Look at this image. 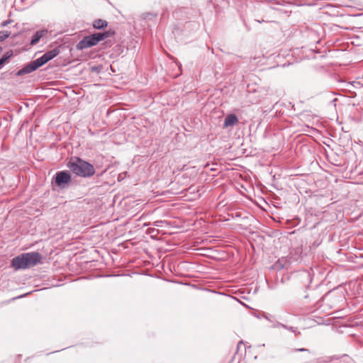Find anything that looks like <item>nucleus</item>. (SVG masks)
<instances>
[{
	"instance_id": "obj_7",
	"label": "nucleus",
	"mask_w": 363,
	"mask_h": 363,
	"mask_svg": "<svg viewBox=\"0 0 363 363\" xmlns=\"http://www.w3.org/2000/svg\"><path fill=\"white\" fill-rule=\"evenodd\" d=\"M48 33V30L47 29H42L37 30L34 35L32 36L31 40H30V45H36L40 40L46 36Z\"/></svg>"
},
{
	"instance_id": "obj_20",
	"label": "nucleus",
	"mask_w": 363,
	"mask_h": 363,
	"mask_svg": "<svg viewBox=\"0 0 363 363\" xmlns=\"http://www.w3.org/2000/svg\"><path fill=\"white\" fill-rule=\"evenodd\" d=\"M240 344H242V341H240L238 345H240Z\"/></svg>"
},
{
	"instance_id": "obj_2",
	"label": "nucleus",
	"mask_w": 363,
	"mask_h": 363,
	"mask_svg": "<svg viewBox=\"0 0 363 363\" xmlns=\"http://www.w3.org/2000/svg\"><path fill=\"white\" fill-rule=\"evenodd\" d=\"M67 167L72 173L81 177H91L95 174L94 166L79 157L71 158Z\"/></svg>"
},
{
	"instance_id": "obj_5",
	"label": "nucleus",
	"mask_w": 363,
	"mask_h": 363,
	"mask_svg": "<svg viewBox=\"0 0 363 363\" xmlns=\"http://www.w3.org/2000/svg\"><path fill=\"white\" fill-rule=\"evenodd\" d=\"M42 65L38 59L30 62L28 65H25L23 68L19 69L16 73L17 76H23L27 74H30L38 68L40 67Z\"/></svg>"
},
{
	"instance_id": "obj_10",
	"label": "nucleus",
	"mask_w": 363,
	"mask_h": 363,
	"mask_svg": "<svg viewBox=\"0 0 363 363\" xmlns=\"http://www.w3.org/2000/svg\"><path fill=\"white\" fill-rule=\"evenodd\" d=\"M11 35V32L8 30H1L0 31V43L5 40L8 38Z\"/></svg>"
},
{
	"instance_id": "obj_6",
	"label": "nucleus",
	"mask_w": 363,
	"mask_h": 363,
	"mask_svg": "<svg viewBox=\"0 0 363 363\" xmlns=\"http://www.w3.org/2000/svg\"><path fill=\"white\" fill-rule=\"evenodd\" d=\"M60 52V50L59 47H56L54 49L46 52L41 57H38V60L40 62V65L43 66L48 61L55 58L57 55H58Z\"/></svg>"
},
{
	"instance_id": "obj_18",
	"label": "nucleus",
	"mask_w": 363,
	"mask_h": 363,
	"mask_svg": "<svg viewBox=\"0 0 363 363\" xmlns=\"http://www.w3.org/2000/svg\"><path fill=\"white\" fill-rule=\"evenodd\" d=\"M264 318H265L267 320H268L271 321L270 318H269L267 315H265V316H264Z\"/></svg>"
},
{
	"instance_id": "obj_12",
	"label": "nucleus",
	"mask_w": 363,
	"mask_h": 363,
	"mask_svg": "<svg viewBox=\"0 0 363 363\" xmlns=\"http://www.w3.org/2000/svg\"><path fill=\"white\" fill-rule=\"evenodd\" d=\"M13 55V52L12 50H9L7 52H6L4 55H3V57L5 58L6 60H7L9 61V60Z\"/></svg>"
},
{
	"instance_id": "obj_16",
	"label": "nucleus",
	"mask_w": 363,
	"mask_h": 363,
	"mask_svg": "<svg viewBox=\"0 0 363 363\" xmlns=\"http://www.w3.org/2000/svg\"><path fill=\"white\" fill-rule=\"evenodd\" d=\"M162 223V221H160V220L155 221V222L154 223V225H155V226H157V227H159V226H160V223Z\"/></svg>"
},
{
	"instance_id": "obj_15",
	"label": "nucleus",
	"mask_w": 363,
	"mask_h": 363,
	"mask_svg": "<svg viewBox=\"0 0 363 363\" xmlns=\"http://www.w3.org/2000/svg\"><path fill=\"white\" fill-rule=\"evenodd\" d=\"M294 351H299V352H308V350L305 348H299V349H295Z\"/></svg>"
},
{
	"instance_id": "obj_1",
	"label": "nucleus",
	"mask_w": 363,
	"mask_h": 363,
	"mask_svg": "<svg viewBox=\"0 0 363 363\" xmlns=\"http://www.w3.org/2000/svg\"><path fill=\"white\" fill-rule=\"evenodd\" d=\"M42 255L39 252H26L13 258L11 266L15 270L29 269L40 263Z\"/></svg>"
},
{
	"instance_id": "obj_14",
	"label": "nucleus",
	"mask_w": 363,
	"mask_h": 363,
	"mask_svg": "<svg viewBox=\"0 0 363 363\" xmlns=\"http://www.w3.org/2000/svg\"><path fill=\"white\" fill-rule=\"evenodd\" d=\"M8 62L7 60H6L5 58H4L3 57H1L0 58V65L4 67V65Z\"/></svg>"
},
{
	"instance_id": "obj_4",
	"label": "nucleus",
	"mask_w": 363,
	"mask_h": 363,
	"mask_svg": "<svg viewBox=\"0 0 363 363\" xmlns=\"http://www.w3.org/2000/svg\"><path fill=\"white\" fill-rule=\"evenodd\" d=\"M55 181L60 188H65L72 181L70 174L67 171H60L55 174Z\"/></svg>"
},
{
	"instance_id": "obj_19",
	"label": "nucleus",
	"mask_w": 363,
	"mask_h": 363,
	"mask_svg": "<svg viewBox=\"0 0 363 363\" xmlns=\"http://www.w3.org/2000/svg\"><path fill=\"white\" fill-rule=\"evenodd\" d=\"M251 91H252V89H250L249 92H251ZM253 91H256V89H253Z\"/></svg>"
},
{
	"instance_id": "obj_8",
	"label": "nucleus",
	"mask_w": 363,
	"mask_h": 363,
	"mask_svg": "<svg viewBox=\"0 0 363 363\" xmlns=\"http://www.w3.org/2000/svg\"><path fill=\"white\" fill-rule=\"evenodd\" d=\"M238 122V119L235 114L228 115L224 120V127L233 126Z\"/></svg>"
},
{
	"instance_id": "obj_3",
	"label": "nucleus",
	"mask_w": 363,
	"mask_h": 363,
	"mask_svg": "<svg viewBox=\"0 0 363 363\" xmlns=\"http://www.w3.org/2000/svg\"><path fill=\"white\" fill-rule=\"evenodd\" d=\"M114 35V32L107 30L104 33H96L83 38L77 45V50H82L97 45L100 41Z\"/></svg>"
},
{
	"instance_id": "obj_21",
	"label": "nucleus",
	"mask_w": 363,
	"mask_h": 363,
	"mask_svg": "<svg viewBox=\"0 0 363 363\" xmlns=\"http://www.w3.org/2000/svg\"><path fill=\"white\" fill-rule=\"evenodd\" d=\"M3 67L0 65V69H1Z\"/></svg>"
},
{
	"instance_id": "obj_17",
	"label": "nucleus",
	"mask_w": 363,
	"mask_h": 363,
	"mask_svg": "<svg viewBox=\"0 0 363 363\" xmlns=\"http://www.w3.org/2000/svg\"><path fill=\"white\" fill-rule=\"evenodd\" d=\"M259 100H260V96L259 95V96H257V99H255V103H257V102H258Z\"/></svg>"
},
{
	"instance_id": "obj_11",
	"label": "nucleus",
	"mask_w": 363,
	"mask_h": 363,
	"mask_svg": "<svg viewBox=\"0 0 363 363\" xmlns=\"http://www.w3.org/2000/svg\"><path fill=\"white\" fill-rule=\"evenodd\" d=\"M279 326H281V327H282L284 328H286V329H287L289 330H291L293 333H296V330L294 329V328H292V327H287L286 325H284L282 323H278V322L276 324H274V328H277V327H279Z\"/></svg>"
},
{
	"instance_id": "obj_9",
	"label": "nucleus",
	"mask_w": 363,
	"mask_h": 363,
	"mask_svg": "<svg viewBox=\"0 0 363 363\" xmlns=\"http://www.w3.org/2000/svg\"><path fill=\"white\" fill-rule=\"evenodd\" d=\"M108 26L107 21L102 19L95 20L93 23V27L96 29H102Z\"/></svg>"
},
{
	"instance_id": "obj_13",
	"label": "nucleus",
	"mask_w": 363,
	"mask_h": 363,
	"mask_svg": "<svg viewBox=\"0 0 363 363\" xmlns=\"http://www.w3.org/2000/svg\"><path fill=\"white\" fill-rule=\"evenodd\" d=\"M11 22V20H6V21H4L3 22H1V27H6Z\"/></svg>"
}]
</instances>
